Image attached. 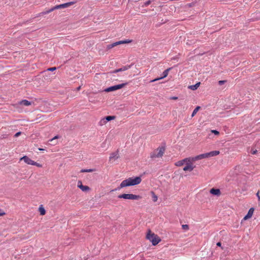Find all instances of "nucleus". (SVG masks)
I'll return each mask as SVG.
<instances>
[{"label": "nucleus", "mask_w": 260, "mask_h": 260, "mask_svg": "<svg viewBox=\"0 0 260 260\" xmlns=\"http://www.w3.org/2000/svg\"><path fill=\"white\" fill-rule=\"evenodd\" d=\"M115 118V116H108L106 117L102 118L99 122V124L100 125H103L106 124L108 121H109L112 120H114Z\"/></svg>", "instance_id": "7"}, {"label": "nucleus", "mask_w": 260, "mask_h": 260, "mask_svg": "<svg viewBox=\"0 0 260 260\" xmlns=\"http://www.w3.org/2000/svg\"><path fill=\"white\" fill-rule=\"evenodd\" d=\"M208 153L209 157H211L218 155L219 154V151L215 150V151H211V152H208Z\"/></svg>", "instance_id": "18"}, {"label": "nucleus", "mask_w": 260, "mask_h": 260, "mask_svg": "<svg viewBox=\"0 0 260 260\" xmlns=\"http://www.w3.org/2000/svg\"><path fill=\"white\" fill-rule=\"evenodd\" d=\"M77 187L83 192H88L90 190L89 186L83 185L81 180H79L77 183Z\"/></svg>", "instance_id": "8"}, {"label": "nucleus", "mask_w": 260, "mask_h": 260, "mask_svg": "<svg viewBox=\"0 0 260 260\" xmlns=\"http://www.w3.org/2000/svg\"><path fill=\"white\" fill-rule=\"evenodd\" d=\"M200 85V82H198L194 85L189 86L188 88L192 90H195L199 87Z\"/></svg>", "instance_id": "19"}, {"label": "nucleus", "mask_w": 260, "mask_h": 260, "mask_svg": "<svg viewBox=\"0 0 260 260\" xmlns=\"http://www.w3.org/2000/svg\"><path fill=\"white\" fill-rule=\"evenodd\" d=\"M171 100H177L178 99V97L177 96H172L170 98Z\"/></svg>", "instance_id": "37"}, {"label": "nucleus", "mask_w": 260, "mask_h": 260, "mask_svg": "<svg viewBox=\"0 0 260 260\" xmlns=\"http://www.w3.org/2000/svg\"><path fill=\"white\" fill-rule=\"evenodd\" d=\"M131 42H132V40H123V41H118V42L113 43L111 44L108 45L107 48L110 49H111L118 45L129 43Z\"/></svg>", "instance_id": "6"}, {"label": "nucleus", "mask_w": 260, "mask_h": 260, "mask_svg": "<svg viewBox=\"0 0 260 260\" xmlns=\"http://www.w3.org/2000/svg\"><path fill=\"white\" fill-rule=\"evenodd\" d=\"M141 181L142 179L140 176L129 177L121 182L119 186L118 187V189L127 186L139 184L141 183Z\"/></svg>", "instance_id": "1"}, {"label": "nucleus", "mask_w": 260, "mask_h": 260, "mask_svg": "<svg viewBox=\"0 0 260 260\" xmlns=\"http://www.w3.org/2000/svg\"><path fill=\"white\" fill-rule=\"evenodd\" d=\"M80 86L78 87V88H77V89H78V90H80Z\"/></svg>", "instance_id": "41"}, {"label": "nucleus", "mask_w": 260, "mask_h": 260, "mask_svg": "<svg viewBox=\"0 0 260 260\" xmlns=\"http://www.w3.org/2000/svg\"><path fill=\"white\" fill-rule=\"evenodd\" d=\"M57 138H58V137H57V136H55V137H54L53 139H51V141H53V140H54V139H57Z\"/></svg>", "instance_id": "39"}, {"label": "nucleus", "mask_w": 260, "mask_h": 260, "mask_svg": "<svg viewBox=\"0 0 260 260\" xmlns=\"http://www.w3.org/2000/svg\"><path fill=\"white\" fill-rule=\"evenodd\" d=\"M193 166H192V164H191L190 162L189 161L186 162V165L183 168V170L184 171H188L190 172L193 170Z\"/></svg>", "instance_id": "12"}, {"label": "nucleus", "mask_w": 260, "mask_h": 260, "mask_svg": "<svg viewBox=\"0 0 260 260\" xmlns=\"http://www.w3.org/2000/svg\"><path fill=\"white\" fill-rule=\"evenodd\" d=\"M182 228L183 230L187 231L189 229V226L187 224H183L182 225Z\"/></svg>", "instance_id": "28"}, {"label": "nucleus", "mask_w": 260, "mask_h": 260, "mask_svg": "<svg viewBox=\"0 0 260 260\" xmlns=\"http://www.w3.org/2000/svg\"><path fill=\"white\" fill-rule=\"evenodd\" d=\"M151 195L152 197V200L154 202H156L157 200V196L154 194V193L152 191L151 192Z\"/></svg>", "instance_id": "24"}, {"label": "nucleus", "mask_w": 260, "mask_h": 260, "mask_svg": "<svg viewBox=\"0 0 260 260\" xmlns=\"http://www.w3.org/2000/svg\"><path fill=\"white\" fill-rule=\"evenodd\" d=\"M118 198L120 199H124L131 200H137L140 199V197L139 196L128 193H123L120 194L118 196Z\"/></svg>", "instance_id": "4"}, {"label": "nucleus", "mask_w": 260, "mask_h": 260, "mask_svg": "<svg viewBox=\"0 0 260 260\" xmlns=\"http://www.w3.org/2000/svg\"><path fill=\"white\" fill-rule=\"evenodd\" d=\"M210 192L215 196H219L220 195V190L219 189L212 188L210 189Z\"/></svg>", "instance_id": "14"}, {"label": "nucleus", "mask_w": 260, "mask_h": 260, "mask_svg": "<svg viewBox=\"0 0 260 260\" xmlns=\"http://www.w3.org/2000/svg\"><path fill=\"white\" fill-rule=\"evenodd\" d=\"M20 160H23L26 164L28 165H32L34 160H31L27 156H24L21 157L20 159Z\"/></svg>", "instance_id": "11"}, {"label": "nucleus", "mask_w": 260, "mask_h": 260, "mask_svg": "<svg viewBox=\"0 0 260 260\" xmlns=\"http://www.w3.org/2000/svg\"><path fill=\"white\" fill-rule=\"evenodd\" d=\"M19 105L28 106L31 105V103L27 100H23L20 101L18 103Z\"/></svg>", "instance_id": "16"}, {"label": "nucleus", "mask_w": 260, "mask_h": 260, "mask_svg": "<svg viewBox=\"0 0 260 260\" xmlns=\"http://www.w3.org/2000/svg\"><path fill=\"white\" fill-rule=\"evenodd\" d=\"M209 157L208 156V153L200 154L196 157L192 158V160L195 161L199 159H201Z\"/></svg>", "instance_id": "10"}, {"label": "nucleus", "mask_w": 260, "mask_h": 260, "mask_svg": "<svg viewBox=\"0 0 260 260\" xmlns=\"http://www.w3.org/2000/svg\"><path fill=\"white\" fill-rule=\"evenodd\" d=\"M39 150L40 151H42V150H44V149H42V148H39Z\"/></svg>", "instance_id": "40"}, {"label": "nucleus", "mask_w": 260, "mask_h": 260, "mask_svg": "<svg viewBox=\"0 0 260 260\" xmlns=\"http://www.w3.org/2000/svg\"><path fill=\"white\" fill-rule=\"evenodd\" d=\"M94 170L93 169H82L81 170V172L82 173H88V172H92Z\"/></svg>", "instance_id": "25"}, {"label": "nucleus", "mask_w": 260, "mask_h": 260, "mask_svg": "<svg viewBox=\"0 0 260 260\" xmlns=\"http://www.w3.org/2000/svg\"><path fill=\"white\" fill-rule=\"evenodd\" d=\"M128 69V67H127L126 66H124L121 68H120L119 69L115 70L113 71V73H118L120 71H126V70H127Z\"/></svg>", "instance_id": "21"}, {"label": "nucleus", "mask_w": 260, "mask_h": 260, "mask_svg": "<svg viewBox=\"0 0 260 260\" xmlns=\"http://www.w3.org/2000/svg\"><path fill=\"white\" fill-rule=\"evenodd\" d=\"M21 133L20 132H19L16 133L14 136L15 137H17L21 135Z\"/></svg>", "instance_id": "34"}, {"label": "nucleus", "mask_w": 260, "mask_h": 260, "mask_svg": "<svg viewBox=\"0 0 260 260\" xmlns=\"http://www.w3.org/2000/svg\"><path fill=\"white\" fill-rule=\"evenodd\" d=\"M6 214L5 212L0 209V216H4Z\"/></svg>", "instance_id": "31"}, {"label": "nucleus", "mask_w": 260, "mask_h": 260, "mask_svg": "<svg viewBox=\"0 0 260 260\" xmlns=\"http://www.w3.org/2000/svg\"><path fill=\"white\" fill-rule=\"evenodd\" d=\"M147 240H149L153 246L156 245L161 241L160 238L157 235L152 233L149 230H147Z\"/></svg>", "instance_id": "3"}, {"label": "nucleus", "mask_w": 260, "mask_h": 260, "mask_svg": "<svg viewBox=\"0 0 260 260\" xmlns=\"http://www.w3.org/2000/svg\"><path fill=\"white\" fill-rule=\"evenodd\" d=\"M256 196H257V198H258V200L259 201H260V196H259V192H258H258H257V193H256Z\"/></svg>", "instance_id": "35"}, {"label": "nucleus", "mask_w": 260, "mask_h": 260, "mask_svg": "<svg viewBox=\"0 0 260 260\" xmlns=\"http://www.w3.org/2000/svg\"><path fill=\"white\" fill-rule=\"evenodd\" d=\"M32 165H34V166H37V167H39V168H41V167H42V165L41 164H39V163H38V162H35V161H34V162H33Z\"/></svg>", "instance_id": "27"}, {"label": "nucleus", "mask_w": 260, "mask_h": 260, "mask_svg": "<svg viewBox=\"0 0 260 260\" xmlns=\"http://www.w3.org/2000/svg\"><path fill=\"white\" fill-rule=\"evenodd\" d=\"M126 84H127V83H122V84L112 86H111V87L106 88L104 90V91L106 92L115 91V90H118V89L123 88Z\"/></svg>", "instance_id": "5"}, {"label": "nucleus", "mask_w": 260, "mask_h": 260, "mask_svg": "<svg viewBox=\"0 0 260 260\" xmlns=\"http://www.w3.org/2000/svg\"><path fill=\"white\" fill-rule=\"evenodd\" d=\"M187 162H189V159L188 158H185L184 159L176 162L175 165L177 166H181Z\"/></svg>", "instance_id": "15"}, {"label": "nucleus", "mask_w": 260, "mask_h": 260, "mask_svg": "<svg viewBox=\"0 0 260 260\" xmlns=\"http://www.w3.org/2000/svg\"><path fill=\"white\" fill-rule=\"evenodd\" d=\"M61 9V4L59 5H56L55 7H53V9L54 10H55L56 9Z\"/></svg>", "instance_id": "29"}, {"label": "nucleus", "mask_w": 260, "mask_h": 260, "mask_svg": "<svg viewBox=\"0 0 260 260\" xmlns=\"http://www.w3.org/2000/svg\"><path fill=\"white\" fill-rule=\"evenodd\" d=\"M171 70V68H168L167 69V70H165L163 73H162V76H161V77L160 78H156V79H155L154 80H151L150 82H152L153 81H157V80H159L160 79H163L165 77H166L168 75V73H169V71Z\"/></svg>", "instance_id": "9"}, {"label": "nucleus", "mask_w": 260, "mask_h": 260, "mask_svg": "<svg viewBox=\"0 0 260 260\" xmlns=\"http://www.w3.org/2000/svg\"><path fill=\"white\" fill-rule=\"evenodd\" d=\"M211 133L214 134L215 135H218L219 134V132L216 130H212Z\"/></svg>", "instance_id": "30"}, {"label": "nucleus", "mask_w": 260, "mask_h": 260, "mask_svg": "<svg viewBox=\"0 0 260 260\" xmlns=\"http://www.w3.org/2000/svg\"><path fill=\"white\" fill-rule=\"evenodd\" d=\"M253 212H254V209L253 208H251L249 210L247 214L244 217V219L247 220V219L251 218L253 214Z\"/></svg>", "instance_id": "13"}, {"label": "nucleus", "mask_w": 260, "mask_h": 260, "mask_svg": "<svg viewBox=\"0 0 260 260\" xmlns=\"http://www.w3.org/2000/svg\"><path fill=\"white\" fill-rule=\"evenodd\" d=\"M165 151V147L164 146L159 147L150 153V158L152 159L161 158L163 156Z\"/></svg>", "instance_id": "2"}, {"label": "nucleus", "mask_w": 260, "mask_h": 260, "mask_svg": "<svg viewBox=\"0 0 260 260\" xmlns=\"http://www.w3.org/2000/svg\"><path fill=\"white\" fill-rule=\"evenodd\" d=\"M256 152H257L256 150L251 151V154H255L256 153Z\"/></svg>", "instance_id": "36"}, {"label": "nucleus", "mask_w": 260, "mask_h": 260, "mask_svg": "<svg viewBox=\"0 0 260 260\" xmlns=\"http://www.w3.org/2000/svg\"><path fill=\"white\" fill-rule=\"evenodd\" d=\"M39 211L40 212V215H44L46 214V211L42 205H41L39 207Z\"/></svg>", "instance_id": "22"}, {"label": "nucleus", "mask_w": 260, "mask_h": 260, "mask_svg": "<svg viewBox=\"0 0 260 260\" xmlns=\"http://www.w3.org/2000/svg\"><path fill=\"white\" fill-rule=\"evenodd\" d=\"M119 157L118 153L117 152H113L111 154V155L109 157L110 160H112L113 159L115 160Z\"/></svg>", "instance_id": "17"}, {"label": "nucleus", "mask_w": 260, "mask_h": 260, "mask_svg": "<svg viewBox=\"0 0 260 260\" xmlns=\"http://www.w3.org/2000/svg\"><path fill=\"white\" fill-rule=\"evenodd\" d=\"M56 68L55 67H53V68H48L47 69V70L50 71H53L56 70Z\"/></svg>", "instance_id": "32"}, {"label": "nucleus", "mask_w": 260, "mask_h": 260, "mask_svg": "<svg viewBox=\"0 0 260 260\" xmlns=\"http://www.w3.org/2000/svg\"><path fill=\"white\" fill-rule=\"evenodd\" d=\"M53 11H54V10L53 9V8H52L51 9L47 10L46 12H42L41 14H42L43 15L47 14H48V13L52 12Z\"/></svg>", "instance_id": "26"}, {"label": "nucleus", "mask_w": 260, "mask_h": 260, "mask_svg": "<svg viewBox=\"0 0 260 260\" xmlns=\"http://www.w3.org/2000/svg\"><path fill=\"white\" fill-rule=\"evenodd\" d=\"M200 109V106H197L194 109V110L193 111L192 113V114H191V117H193L198 112V111L199 110V109Z\"/></svg>", "instance_id": "23"}, {"label": "nucleus", "mask_w": 260, "mask_h": 260, "mask_svg": "<svg viewBox=\"0 0 260 260\" xmlns=\"http://www.w3.org/2000/svg\"><path fill=\"white\" fill-rule=\"evenodd\" d=\"M74 4V2H69V3L61 4V9L69 7L71 6V5H73Z\"/></svg>", "instance_id": "20"}, {"label": "nucleus", "mask_w": 260, "mask_h": 260, "mask_svg": "<svg viewBox=\"0 0 260 260\" xmlns=\"http://www.w3.org/2000/svg\"><path fill=\"white\" fill-rule=\"evenodd\" d=\"M225 82V80H220L218 82V84L220 85H221L222 84H223Z\"/></svg>", "instance_id": "33"}, {"label": "nucleus", "mask_w": 260, "mask_h": 260, "mask_svg": "<svg viewBox=\"0 0 260 260\" xmlns=\"http://www.w3.org/2000/svg\"><path fill=\"white\" fill-rule=\"evenodd\" d=\"M217 246H219L220 247L221 245V243L220 242H218L217 244H216Z\"/></svg>", "instance_id": "38"}]
</instances>
